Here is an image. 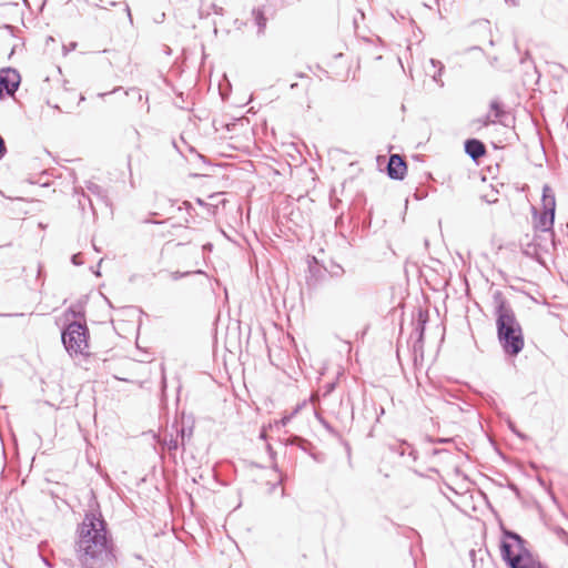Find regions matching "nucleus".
<instances>
[{
	"label": "nucleus",
	"instance_id": "nucleus-1",
	"mask_svg": "<svg viewBox=\"0 0 568 568\" xmlns=\"http://www.w3.org/2000/svg\"><path fill=\"white\" fill-rule=\"evenodd\" d=\"M77 559L82 568H109L116 562L115 548L98 504L77 527Z\"/></svg>",
	"mask_w": 568,
	"mask_h": 568
},
{
	"label": "nucleus",
	"instance_id": "nucleus-2",
	"mask_svg": "<svg viewBox=\"0 0 568 568\" xmlns=\"http://www.w3.org/2000/svg\"><path fill=\"white\" fill-rule=\"evenodd\" d=\"M493 306L498 343L505 355L516 357L525 346L523 327L501 291L494 292Z\"/></svg>",
	"mask_w": 568,
	"mask_h": 568
},
{
	"label": "nucleus",
	"instance_id": "nucleus-3",
	"mask_svg": "<svg viewBox=\"0 0 568 568\" xmlns=\"http://www.w3.org/2000/svg\"><path fill=\"white\" fill-rule=\"evenodd\" d=\"M501 534L500 555L509 568H546L534 559L519 534L505 527H501Z\"/></svg>",
	"mask_w": 568,
	"mask_h": 568
},
{
	"label": "nucleus",
	"instance_id": "nucleus-4",
	"mask_svg": "<svg viewBox=\"0 0 568 568\" xmlns=\"http://www.w3.org/2000/svg\"><path fill=\"white\" fill-rule=\"evenodd\" d=\"M90 331L87 326L84 315L73 308V353L79 354L85 364L94 359L90 352Z\"/></svg>",
	"mask_w": 568,
	"mask_h": 568
},
{
	"label": "nucleus",
	"instance_id": "nucleus-5",
	"mask_svg": "<svg viewBox=\"0 0 568 568\" xmlns=\"http://www.w3.org/2000/svg\"><path fill=\"white\" fill-rule=\"evenodd\" d=\"M531 222L534 230L542 233L545 235L542 239L549 241V245L555 247V215L531 206Z\"/></svg>",
	"mask_w": 568,
	"mask_h": 568
},
{
	"label": "nucleus",
	"instance_id": "nucleus-6",
	"mask_svg": "<svg viewBox=\"0 0 568 568\" xmlns=\"http://www.w3.org/2000/svg\"><path fill=\"white\" fill-rule=\"evenodd\" d=\"M21 78L19 72L12 68L0 70V99L11 97L19 88Z\"/></svg>",
	"mask_w": 568,
	"mask_h": 568
},
{
	"label": "nucleus",
	"instance_id": "nucleus-7",
	"mask_svg": "<svg viewBox=\"0 0 568 568\" xmlns=\"http://www.w3.org/2000/svg\"><path fill=\"white\" fill-rule=\"evenodd\" d=\"M428 322V314L426 312H423L422 310L418 311L417 318L413 322L414 328L410 334V339L414 338L413 342V349L414 353H423L424 348V336H425V329L426 324Z\"/></svg>",
	"mask_w": 568,
	"mask_h": 568
},
{
	"label": "nucleus",
	"instance_id": "nucleus-8",
	"mask_svg": "<svg viewBox=\"0 0 568 568\" xmlns=\"http://www.w3.org/2000/svg\"><path fill=\"white\" fill-rule=\"evenodd\" d=\"M55 325L61 328V342L71 355V306H68L61 316L55 317Z\"/></svg>",
	"mask_w": 568,
	"mask_h": 568
},
{
	"label": "nucleus",
	"instance_id": "nucleus-9",
	"mask_svg": "<svg viewBox=\"0 0 568 568\" xmlns=\"http://www.w3.org/2000/svg\"><path fill=\"white\" fill-rule=\"evenodd\" d=\"M387 175L393 180H403L407 172V163L403 156L390 154L386 166Z\"/></svg>",
	"mask_w": 568,
	"mask_h": 568
},
{
	"label": "nucleus",
	"instance_id": "nucleus-10",
	"mask_svg": "<svg viewBox=\"0 0 568 568\" xmlns=\"http://www.w3.org/2000/svg\"><path fill=\"white\" fill-rule=\"evenodd\" d=\"M172 429L176 432L178 436L181 438V448L182 452L185 450V444L192 438L194 430V422L189 417L185 418L184 414L181 418V425L178 420L172 424Z\"/></svg>",
	"mask_w": 568,
	"mask_h": 568
},
{
	"label": "nucleus",
	"instance_id": "nucleus-11",
	"mask_svg": "<svg viewBox=\"0 0 568 568\" xmlns=\"http://www.w3.org/2000/svg\"><path fill=\"white\" fill-rule=\"evenodd\" d=\"M465 153L473 160L478 161L486 155V145L478 139L470 138L464 143Z\"/></svg>",
	"mask_w": 568,
	"mask_h": 568
},
{
	"label": "nucleus",
	"instance_id": "nucleus-12",
	"mask_svg": "<svg viewBox=\"0 0 568 568\" xmlns=\"http://www.w3.org/2000/svg\"><path fill=\"white\" fill-rule=\"evenodd\" d=\"M549 247H551L549 241L544 240L542 235H536L532 242L527 244L524 253L528 256H535L540 262L539 251L548 252Z\"/></svg>",
	"mask_w": 568,
	"mask_h": 568
},
{
	"label": "nucleus",
	"instance_id": "nucleus-13",
	"mask_svg": "<svg viewBox=\"0 0 568 568\" xmlns=\"http://www.w3.org/2000/svg\"><path fill=\"white\" fill-rule=\"evenodd\" d=\"M545 212L556 214V196L549 184H544L541 192V209Z\"/></svg>",
	"mask_w": 568,
	"mask_h": 568
},
{
	"label": "nucleus",
	"instance_id": "nucleus-14",
	"mask_svg": "<svg viewBox=\"0 0 568 568\" xmlns=\"http://www.w3.org/2000/svg\"><path fill=\"white\" fill-rule=\"evenodd\" d=\"M51 496L54 499L55 506L60 508L59 501H61L67 507L70 506L69 498L71 496L69 488L67 485L55 483L51 488Z\"/></svg>",
	"mask_w": 568,
	"mask_h": 568
},
{
	"label": "nucleus",
	"instance_id": "nucleus-15",
	"mask_svg": "<svg viewBox=\"0 0 568 568\" xmlns=\"http://www.w3.org/2000/svg\"><path fill=\"white\" fill-rule=\"evenodd\" d=\"M490 113L497 123L509 126V113L504 109V105L498 100H493L489 104Z\"/></svg>",
	"mask_w": 568,
	"mask_h": 568
},
{
	"label": "nucleus",
	"instance_id": "nucleus-16",
	"mask_svg": "<svg viewBox=\"0 0 568 568\" xmlns=\"http://www.w3.org/2000/svg\"><path fill=\"white\" fill-rule=\"evenodd\" d=\"M77 199L79 209L81 211H85L87 206L91 209L92 212H94V203L92 197L89 194H85L82 190H78L77 187H73V200Z\"/></svg>",
	"mask_w": 568,
	"mask_h": 568
},
{
	"label": "nucleus",
	"instance_id": "nucleus-17",
	"mask_svg": "<svg viewBox=\"0 0 568 568\" xmlns=\"http://www.w3.org/2000/svg\"><path fill=\"white\" fill-rule=\"evenodd\" d=\"M286 445H293V446H297L300 449H302L303 452L310 454L312 457L315 458L314 454H313V444L297 435H291L287 439H286Z\"/></svg>",
	"mask_w": 568,
	"mask_h": 568
},
{
	"label": "nucleus",
	"instance_id": "nucleus-18",
	"mask_svg": "<svg viewBox=\"0 0 568 568\" xmlns=\"http://www.w3.org/2000/svg\"><path fill=\"white\" fill-rule=\"evenodd\" d=\"M308 276L306 277L307 285H315L318 281V278L322 275L321 267L318 265V262L316 257H312L311 261H308Z\"/></svg>",
	"mask_w": 568,
	"mask_h": 568
},
{
	"label": "nucleus",
	"instance_id": "nucleus-19",
	"mask_svg": "<svg viewBox=\"0 0 568 568\" xmlns=\"http://www.w3.org/2000/svg\"><path fill=\"white\" fill-rule=\"evenodd\" d=\"M252 17H253L254 24L257 28V34L258 36L264 34L266 23H267V18L265 17L264 10L262 8L253 9Z\"/></svg>",
	"mask_w": 568,
	"mask_h": 568
},
{
	"label": "nucleus",
	"instance_id": "nucleus-20",
	"mask_svg": "<svg viewBox=\"0 0 568 568\" xmlns=\"http://www.w3.org/2000/svg\"><path fill=\"white\" fill-rule=\"evenodd\" d=\"M160 443L170 453L178 450L179 447L181 446V442H179V436L175 430L166 433Z\"/></svg>",
	"mask_w": 568,
	"mask_h": 568
},
{
	"label": "nucleus",
	"instance_id": "nucleus-21",
	"mask_svg": "<svg viewBox=\"0 0 568 568\" xmlns=\"http://www.w3.org/2000/svg\"><path fill=\"white\" fill-rule=\"evenodd\" d=\"M430 65L435 69V72L432 74V79L440 87H444V82L442 80V74L445 70V65L442 61L436 59L429 60Z\"/></svg>",
	"mask_w": 568,
	"mask_h": 568
},
{
	"label": "nucleus",
	"instance_id": "nucleus-22",
	"mask_svg": "<svg viewBox=\"0 0 568 568\" xmlns=\"http://www.w3.org/2000/svg\"><path fill=\"white\" fill-rule=\"evenodd\" d=\"M398 453L400 456H408L412 460L416 462L418 458L417 450L408 443L403 442L399 444Z\"/></svg>",
	"mask_w": 568,
	"mask_h": 568
},
{
	"label": "nucleus",
	"instance_id": "nucleus-23",
	"mask_svg": "<svg viewBox=\"0 0 568 568\" xmlns=\"http://www.w3.org/2000/svg\"><path fill=\"white\" fill-rule=\"evenodd\" d=\"M327 273L335 278H339L345 274V270L342 265L331 262L329 266L325 268Z\"/></svg>",
	"mask_w": 568,
	"mask_h": 568
},
{
	"label": "nucleus",
	"instance_id": "nucleus-24",
	"mask_svg": "<svg viewBox=\"0 0 568 568\" xmlns=\"http://www.w3.org/2000/svg\"><path fill=\"white\" fill-rule=\"evenodd\" d=\"M193 274H203V272L201 270L187 271V272L175 271V272H171L170 273V277L173 281H179L181 278L187 277V276L193 275Z\"/></svg>",
	"mask_w": 568,
	"mask_h": 568
},
{
	"label": "nucleus",
	"instance_id": "nucleus-25",
	"mask_svg": "<svg viewBox=\"0 0 568 568\" xmlns=\"http://www.w3.org/2000/svg\"><path fill=\"white\" fill-rule=\"evenodd\" d=\"M316 418L331 435L336 438L341 436V434L324 417L316 414Z\"/></svg>",
	"mask_w": 568,
	"mask_h": 568
},
{
	"label": "nucleus",
	"instance_id": "nucleus-26",
	"mask_svg": "<svg viewBox=\"0 0 568 568\" xmlns=\"http://www.w3.org/2000/svg\"><path fill=\"white\" fill-rule=\"evenodd\" d=\"M474 123H478L481 126H489L497 123V120H495L491 115V113H487L486 115L478 118L474 120Z\"/></svg>",
	"mask_w": 568,
	"mask_h": 568
},
{
	"label": "nucleus",
	"instance_id": "nucleus-27",
	"mask_svg": "<svg viewBox=\"0 0 568 568\" xmlns=\"http://www.w3.org/2000/svg\"><path fill=\"white\" fill-rule=\"evenodd\" d=\"M88 190L90 191L91 194H93L98 200H102L103 199V191H102V187L95 183H89L88 184Z\"/></svg>",
	"mask_w": 568,
	"mask_h": 568
},
{
	"label": "nucleus",
	"instance_id": "nucleus-28",
	"mask_svg": "<svg viewBox=\"0 0 568 568\" xmlns=\"http://www.w3.org/2000/svg\"><path fill=\"white\" fill-rule=\"evenodd\" d=\"M337 439L344 446L345 453H346V456H347V459H348V464L352 466V448H351L349 443L347 440L343 439L342 436H339Z\"/></svg>",
	"mask_w": 568,
	"mask_h": 568
},
{
	"label": "nucleus",
	"instance_id": "nucleus-29",
	"mask_svg": "<svg viewBox=\"0 0 568 568\" xmlns=\"http://www.w3.org/2000/svg\"><path fill=\"white\" fill-rule=\"evenodd\" d=\"M335 386H336V384H335L334 382L326 383V384L323 386V395H324V396L329 395V394L335 389Z\"/></svg>",
	"mask_w": 568,
	"mask_h": 568
},
{
	"label": "nucleus",
	"instance_id": "nucleus-30",
	"mask_svg": "<svg viewBox=\"0 0 568 568\" xmlns=\"http://www.w3.org/2000/svg\"><path fill=\"white\" fill-rule=\"evenodd\" d=\"M372 410L376 414V420H379V416L384 414L383 406H377L375 403L371 405Z\"/></svg>",
	"mask_w": 568,
	"mask_h": 568
},
{
	"label": "nucleus",
	"instance_id": "nucleus-31",
	"mask_svg": "<svg viewBox=\"0 0 568 568\" xmlns=\"http://www.w3.org/2000/svg\"><path fill=\"white\" fill-rule=\"evenodd\" d=\"M7 152L6 143L2 136L0 135V160L4 156Z\"/></svg>",
	"mask_w": 568,
	"mask_h": 568
},
{
	"label": "nucleus",
	"instance_id": "nucleus-32",
	"mask_svg": "<svg viewBox=\"0 0 568 568\" xmlns=\"http://www.w3.org/2000/svg\"><path fill=\"white\" fill-rule=\"evenodd\" d=\"M72 263H73V265H81V264H83V261L81 260V254L80 253L73 254Z\"/></svg>",
	"mask_w": 568,
	"mask_h": 568
},
{
	"label": "nucleus",
	"instance_id": "nucleus-33",
	"mask_svg": "<svg viewBox=\"0 0 568 568\" xmlns=\"http://www.w3.org/2000/svg\"><path fill=\"white\" fill-rule=\"evenodd\" d=\"M211 8H212L213 12L216 13V14H222L223 13V8L222 7H219V6L214 4V3H212Z\"/></svg>",
	"mask_w": 568,
	"mask_h": 568
},
{
	"label": "nucleus",
	"instance_id": "nucleus-34",
	"mask_svg": "<svg viewBox=\"0 0 568 568\" xmlns=\"http://www.w3.org/2000/svg\"><path fill=\"white\" fill-rule=\"evenodd\" d=\"M408 532H409V535H407V537H410V535H414V536H416V537L418 538V540H420V539H422V537H420L419 532H418L416 529H414V528H408Z\"/></svg>",
	"mask_w": 568,
	"mask_h": 568
},
{
	"label": "nucleus",
	"instance_id": "nucleus-35",
	"mask_svg": "<svg viewBox=\"0 0 568 568\" xmlns=\"http://www.w3.org/2000/svg\"><path fill=\"white\" fill-rule=\"evenodd\" d=\"M266 449H267V452H268V454H270V457H271L272 459H274V458H275V452H274L273 447H272L270 444H267V445H266Z\"/></svg>",
	"mask_w": 568,
	"mask_h": 568
},
{
	"label": "nucleus",
	"instance_id": "nucleus-36",
	"mask_svg": "<svg viewBox=\"0 0 568 568\" xmlns=\"http://www.w3.org/2000/svg\"><path fill=\"white\" fill-rule=\"evenodd\" d=\"M514 434L517 435L521 439H526L527 438V436L525 434L520 433L518 429H516V432H514Z\"/></svg>",
	"mask_w": 568,
	"mask_h": 568
},
{
	"label": "nucleus",
	"instance_id": "nucleus-37",
	"mask_svg": "<svg viewBox=\"0 0 568 568\" xmlns=\"http://www.w3.org/2000/svg\"><path fill=\"white\" fill-rule=\"evenodd\" d=\"M260 438L264 439V440L267 438V434H266V430L264 428L260 433Z\"/></svg>",
	"mask_w": 568,
	"mask_h": 568
},
{
	"label": "nucleus",
	"instance_id": "nucleus-38",
	"mask_svg": "<svg viewBox=\"0 0 568 568\" xmlns=\"http://www.w3.org/2000/svg\"><path fill=\"white\" fill-rule=\"evenodd\" d=\"M508 426H509V429H510L513 433H514V432H516V429H517V428H516V426H515V424H514L513 422H510V420H509V422H508Z\"/></svg>",
	"mask_w": 568,
	"mask_h": 568
},
{
	"label": "nucleus",
	"instance_id": "nucleus-39",
	"mask_svg": "<svg viewBox=\"0 0 568 568\" xmlns=\"http://www.w3.org/2000/svg\"><path fill=\"white\" fill-rule=\"evenodd\" d=\"M0 316H24L23 313H17V314H0Z\"/></svg>",
	"mask_w": 568,
	"mask_h": 568
},
{
	"label": "nucleus",
	"instance_id": "nucleus-40",
	"mask_svg": "<svg viewBox=\"0 0 568 568\" xmlns=\"http://www.w3.org/2000/svg\"><path fill=\"white\" fill-rule=\"evenodd\" d=\"M508 4L510 6H517L518 4V0H505Z\"/></svg>",
	"mask_w": 568,
	"mask_h": 568
},
{
	"label": "nucleus",
	"instance_id": "nucleus-41",
	"mask_svg": "<svg viewBox=\"0 0 568 568\" xmlns=\"http://www.w3.org/2000/svg\"><path fill=\"white\" fill-rule=\"evenodd\" d=\"M129 91L138 92L139 100H141V99H142V94H141L140 90H136V89H134V88H131Z\"/></svg>",
	"mask_w": 568,
	"mask_h": 568
},
{
	"label": "nucleus",
	"instance_id": "nucleus-42",
	"mask_svg": "<svg viewBox=\"0 0 568 568\" xmlns=\"http://www.w3.org/2000/svg\"><path fill=\"white\" fill-rule=\"evenodd\" d=\"M42 558V561L48 566V567H52L50 561L45 558V557H41Z\"/></svg>",
	"mask_w": 568,
	"mask_h": 568
},
{
	"label": "nucleus",
	"instance_id": "nucleus-43",
	"mask_svg": "<svg viewBox=\"0 0 568 568\" xmlns=\"http://www.w3.org/2000/svg\"><path fill=\"white\" fill-rule=\"evenodd\" d=\"M212 247H213V245L211 243H207V244L203 245L204 250H210L211 251Z\"/></svg>",
	"mask_w": 568,
	"mask_h": 568
},
{
	"label": "nucleus",
	"instance_id": "nucleus-44",
	"mask_svg": "<svg viewBox=\"0 0 568 568\" xmlns=\"http://www.w3.org/2000/svg\"><path fill=\"white\" fill-rule=\"evenodd\" d=\"M183 205L185 206L186 210L192 207L191 203L187 201L183 202Z\"/></svg>",
	"mask_w": 568,
	"mask_h": 568
},
{
	"label": "nucleus",
	"instance_id": "nucleus-45",
	"mask_svg": "<svg viewBox=\"0 0 568 568\" xmlns=\"http://www.w3.org/2000/svg\"><path fill=\"white\" fill-rule=\"evenodd\" d=\"M290 420V417H283L281 419L282 425H286V423Z\"/></svg>",
	"mask_w": 568,
	"mask_h": 568
},
{
	"label": "nucleus",
	"instance_id": "nucleus-46",
	"mask_svg": "<svg viewBox=\"0 0 568 568\" xmlns=\"http://www.w3.org/2000/svg\"><path fill=\"white\" fill-rule=\"evenodd\" d=\"M42 274V265L39 264L38 266V277H40Z\"/></svg>",
	"mask_w": 568,
	"mask_h": 568
},
{
	"label": "nucleus",
	"instance_id": "nucleus-47",
	"mask_svg": "<svg viewBox=\"0 0 568 568\" xmlns=\"http://www.w3.org/2000/svg\"><path fill=\"white\" fill-rule=\"evenodd\" d=\"M67 84H68V80H63V89L64 91H68L69 89L67 88Z\"/></svg>",
	"mask_w": 568,
	"mask_h": 568
},
{
	"label": "nucleus",
	"instance_id": "nucleus-48",
	"mask_svg": "<svg viewBox=\"0 0 568 568\" xmlns=\"http://www.w3.org/2000/svg\"><path fill=\"white\" fill-rule=\"evenodd\" d=\"M196 202L200 204V205H205V202L203 200H201L200 197L196 199Z\"/></svg>",
	"mask_w": 568,
	"mask_h": 568
},
{
	"label": "nucleus",
	"instance_id": "nucleus-49",
	"mask_svg": "<svg viewBox=\"0 0 568 568\" xmlns=\"http://www.w3.org/2000/svg\"><path fill=\"white\" fill-rule=\"evenodd\" d=\"M450 439H446V438H439L437 439L438 443H446V442H449Z\"/></svg>",
	"mask_w": 568,
	"mask_h": 568
},
{
	"label": "nucleus",
	"instance_id": "nucleus-50",
	"mask_svg": "<svg viewBox=\"0 0 568 568\" xmlns=\"http://www.w3.org/2000/svg\"><path fill=\"white\" fill-rule=\"evenodd\" d=\"M442 452H443V450H440V449H436V448H435V449H433V455H437V454H439V453H442Z\"/></svg>",
	"mask_w": 568,
	"mask_h": 568
},
{
	"label": "nucleus",
	"instance_id": "nucleus-51",
	"mask_svg": "<svg viewBox=\"0 0 568 568\" xmlns=\"http://www.w3.org/2000/svg\"><path fill=\"white\" fill-rule=\"evenodd\" d=\"M145 223H155V224H159L160 222H156V221H153V220H145L144 221Z\"/></svg>",
	"mask_w": 568,
	"mask_h": 568
},
{
	"label": "nucleus",
	"instance_id": "nucleus-52",
	"mask_svg": "<svg viewBox=\"0 0 568 568\" xmlns=\"http://www.w3.org/2000/svg\"><path fill=\"white\" fill-rule=\"evenodd\" d=\"M121 89L122 88H120V87L119 88H114L110 93H115V92L120 91Z\"/></svg>",
	"mask_w": 568,
	"mask_h": 568
},
{
	"label": "nucleus",
	"instance_id": "nucleus-53",
	"mask_svg": "<svg viewBox=\"0 0 568 568\" xmlns=\"http://www.w3.org/2000/svg\"><path fill=\"white\" fill-rule=\"evenodd\" d=\"M62 49H63V52H64V54H65V53H67V51H68V47H67L65 44H63V45H62Z\"/></svg>",
	"mask_w": 568,
	"mask_h": 568
},
{
	"label": "nucleus",
	"instance_id": "nucleus-54",
	"mask_svg": "<svg viewBox=\"0 0 568 568\" xmlns=\"http://www.w3.org/2000/svg\"><path fill=\"white\" fill-rule=\"evenodd\" d=\"M165 53H166V54H170V53H171V49H170L169 47H166V49H165Z\"/></svg>",
	"mask_w": 568,
	"mask_h": 568
},
{
	"label": "nucleus",
	"instance_id": "nucleus-55",
	"mask_svg": "<svg viewBox=\"0 0 568 568\" xmlns=\"http://www.w3.org/2000/svg\"><path fill=\"white\" fill-rule=\"evenodd\" d=\"M301 407H302V406H297V407L295 408V410L293 412V414H296V413L300 410V408H301Z\"/></svg>",
	"mask_w": 568,
	"mask_h": 568
},
{
	"label": "nucleus",
	"instance_id": "nucleus-56",
	"mask_svg": "<svg viewBox=\"0 0 568 568\" xmlns=\"http://www.w3.org/2000/svg\"><path fill=\"white\" fill-rule=\"evenodd\" d=\"M296 87H297V83H293V84H291V88H292V89H296Z\"/></svg>",
	"mask_w": 568,
	"mask_h": 568
},
{
	"label": "nucleus",
	"instance_id": "nucleus-57",
	"mask_svg": "<svg viewBox=\"0 0 568 568\" xmlns=\"http://www.w3.org/2000/svg\"><path fill=\"white\" fill-rule=\"evenodd\" d=\"M72 48H73V51H74L75 48H77V43L75 42H73Z\"/></svg>",
	"mask_w": 568,
	"mask_h": 568
},
{
	"label": "nucleus",
	"instance_id": "nucleus-58",
	"mask_svg": "<svg viewBox=\"0 0 568 568\" xmlns=\"http://www.w3.org/2000/svg\"><path fill=\"white\" fill-rule=\"evenodd\" d=\"M165 383H166V379L165 377L163 376V386L165 387Z\"/></svg>",
	"mask_w": 568,
	"mask_h": 568
},
{
	"label": "nucleus",
	"instance_id": "nucleus-59",
	"mask_svg": "<svg viewBox=\"0 0 568 568\" xmlns=\"http://www.w3.org/2000/svg\"><path fill=\"white\" fill-rule=\"evenodd\" d=\"M108 93H99V97H104Z\"/></svg>",
	"mask_w": 568,
	"mask_h": 568
}]
</instances>
